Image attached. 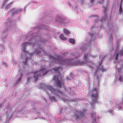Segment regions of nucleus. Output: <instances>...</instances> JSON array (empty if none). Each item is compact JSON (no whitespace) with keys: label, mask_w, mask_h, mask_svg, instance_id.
Segmentation results:
<instances>
[{"label":"nucleus","mask_w":123,"mask_h":123,"mask_svg":"<svg viewBox=\"0 0 123 123\" xmlns=\"http://www.w3.org/2000/svg\"><path fill=\"white\" fill-rule=\"evenodd\" d=\"M95 0H90V2L91 3H93ZM104 0H97V1L98 3L101 4L102 3Z\"/></svg>","instance_id":"nucleus-21"},{"label":"nucleus","mask_w":123,"mask_h":123,"mask_svg":"<svg viewBox=\"0 0 123 123\" xmlns=\"http://www.w3.org/2000/svg\"><path fill=\"white\" fill-rule=\"evenodd\" d=\"M95 27H94V26H93V27H92L91 28V29L92 30V31H93V30H94V29L95 28Z\"/></svg>","instance_id":"nucleus-35"},{"label":"nucleus","mask_w":123,"mask_h":123,"mask_svg":"<svg viewBox=\"0 0 123 123\" xmlns=\"http://www.w3.org/2000/svg\"><path fill=\"white\" fill-rule=\"evenodd\" d=\"M108 112L111 114L112 115H113L114 112L113 110H112V109H110L109 111Z\"/></svg>","instance_id":"nucleus-25"},{"label":"nucleus","mask_w":123,"mask_h":123,"mask_svg":"<svg viewBox=\"0 0 123 123\" xmlns=\"http://www.w3.org/2000/svg\"><path fill=\"white\" fill-rule=\"evenodd\" d=\"M12 2H11L8 4L6 5V9H7L9 8L10 7L11 4H12Z\"/></svg>","instance_id":"nucleus-27"},{"label":"nucleus","mask_w":123,"mask_h":123,"mask_svg":"<svg viewBox=\"0 0 123 123\" xmlns=\"http://www.w3.org/2000/svg\"><path fill=\"white\" fill-rule=\"evenodd\" d=\"M6 109L7 110L6 114L7 115L6 116L8 117L9 118H10L12 117V112L10 108V105L8 104L6 106Z\"/></svg>","instance_id":"nucleus-13"},{"label":"nucleus","mask_w":123,"mask_h":123,"mask_svg":"<svg viewBox=\"0 0 123 123\" xmlns=\"http://www.w3.org/2000/svg\"><path fill=\"white\" fill-rule=\"evenodd\" d=\"M60 36V38L61 40H66V38L62 34H61Z\"/></svg>","instance_id":"nucleus-23"},{"label":"nucleus","mask_w":123,"mask_h":123,"mask_svg":"<svg viewBox=\"0 0 123 123\" xmlns=\"http://www.w3.org/2000/svg\"><path fill=\"white\" fill-rule=\"evenodd\" d=\"M31 78L30 77H28L27 78V80L28 82H29V80H30V79Z\"/></svg>","instance_id":"nucleus-36"},{"label":"nucleus","mask_w":123,"mask_h":123,"mask_svg":"<svg viewBox=\"0 0 123 123\" xmlns=\"http://www.w3.org/2000/svg\"><path fill=\"white\" fill-rule=\"evenodd\" d=\"M1 48L3 50L5 49V47L4 45L2 44H0V48Z\"/></svg>","instance_id":"nucleus-28"},{"label":"nucleus","mask_w":123,"mask_h":123,"mask_svg":"<svg viewBox=\"0 0 123 123\" xmlns=\"http://www.w3.org/2000/svg\"><path fill=\"white\" fill-rule=\"evenodd\" d=\"M95 70V72H96V70Z\"/></svg>","instance_id":"nucleus-39"},{"label":"nucleus","mask_w":123,"mask_h":123,"mask_svg":"<svg viewBox=\"0 0 123 123\" xmlns=\"http://www.w3.org/2000/svg\"><path fill=\"white\" fill-rule=\"evenodd\" d=\"M51 71L50 70H47L43 66L41 68V69L38 71L33 72L31 74L33 75L35 81H36L39 77H41L42 75L46 74L49 72Z\"/></svg>","instance_id":"nucleus-7"},{"label":"nucleus","mask_w":123,"mask_h":123,"mask_svg":"<svg viewBox=\"0 0 123 123\" xmlns=\"http://www.w3.org/2000/svg\"><path fill=\"white\" fill-rule=\"evenodd\" d=\"M63 30L64 33L65 35H68L70 33L66 29H64Z\"/></svg>","instance_id":"nucleus-20"},{"label":"nucleus","mask_w":123,"mask_h":123,"mask_svg":"<svg viewBox=\"0 0 123 123\" xmlns=\"http://www.w3.org/2000/svg\"><path fill=\"white\" fill-rule=\"evenodd\" d=\"M92 115L91 117L92 118V123H97L96 122V113L94 112L91 113Z\"/></svg>","instance_id":"nucleus-16"},{"label":"nucleus","mask_w":123,"mask_h":123,"mask_svg":"<svg viewBox=\"0 0 123 123\" xmlns=\"http://www.w3.org/2000/svg\"><path fill=\"white\" fill-rule=\"evenodd\" d=\"M103 10L104 15L103 18L102 19V20H101L103 21L105 20V19L106 18L107 16L106 13V8L105 7H104Z\"/></svg>","instance_id":"nucleus-17"},{"label":"nucleus","mask_w":123,"mask_h":123,"mask_svg":"<svg viewBox=\"0 0 123 123\" xmlns=\"http://www.w3.org/2000/svg\"><path fill=\"white\" fill-rule=\"evenodd\" d=\"M37 28L39 29L42 28L46 30H49V28L48 26H47L44 25H41L40 26H39L37 27Z\"/></svg>","instance_id":"nucleus-18"},{"label":"nucleus","mask_w":123,"mask_h":123,"mask_svg":"<svg viewBox=\"0 0 123 123\" xmlns=\"http://www.w3.org/2000/svg\"><path fill=\"white\" fill-rule=\"evenodd\" d=\"M71 56L73 58L71 59H63L60 56L58 55H56V57L55 56V58L51 55L49 57L52 62L60 64L63 66H72L86 64L89 67L94 69V64L92 62L89 61V60L91 59V58H95L97 56V55L92 56L90 52L85 53L84 57L85 62L79 61L78 59L79 56V54L77 52H76L75 53H72Z\"/></svg>","instance_id":"nucleus-2"},{"label":"nucleus","mask_w":123,"mask_h":123,"mask_svg":"<svg viewBox=\"0 0 123 123\" xmlns=\"http://www.w3.org/2000/svg\"><path fill=\"white\" fill-rule=\"evenodd\" d=\"M20 71H21V70H22V71H23V70H22L20 68Z\"/></svg>","instance_id":"nucleus-37"},{"label":"nucleus","mask_w":123,"mask_h":123,"mask_svg":"<svg viewBox=\"0 0 123 123\" xmlns=\"http://www.w3.org/2000/svg\"><path fill=\"white\" fill-rule=\"evenodd\" d=\"M98 85L97 87H94L90 91V95L92 97V102L91 103V106L93 109L95 104L97 103V99L98 97Z\"/></svg>","instance_id":"nucleus-6"},{"label":"nucleus","mask_w":123,"mask_h":123,"mask_svg":"<svg viewBox=\"0 0 123 123\" xmlns=\"http://www.w3.org/2000/svg\"><path fill=\"white\" fill-rule=\"evenodd\" d=\"M122 1H123V0H121V5H120V6L119 9V14H120L122 12V8H121V5L122 3Z\"/></svg>","instance_id":"nucleus-22"},{"label":"nucleus","mask_w":123,"mask_h":123,"mask_svg":"<svg viewBox=\"0 0 123 123\" xmlns=\"http://www.w3.org/2000/svg\"><path fill=\"white\" fill-rule=\"evenodd\" d=\"M123 55V50L122 49L116 54L114 62L116 64L115 68L116 72H117L115 75V78L117 80H118L121 82L123 81V74L121 72V68H117V66H118V65L121 67L123 66V61H119V58L121 56Z\"/></svg>","instance_id":"nucleus-4"},{"label":"nucleus","mask_w":123,"mask_h":123,"mask_svg":"<svg viewBox=\"0 0 123 123\" xmlns=\"http://www.w3.org/2000/svg\"><path fill=\"white\" fill-rule=\"evenodd\" d=\"M2 65H4L5 67H7V65L6 63L5 62H3L2 63Z\"/></svg>","instance_id":"nucleus-30"},{"label":"nucleus","mask_w":123,"mask_h":123,"mask_svg":"<svg viewBox=\"0 0 123 123\" xmlns=\"http://www.w3.org/2000/svg\"><path fill=\"white\" fill-rule=\"evenodd\" d=\"M74 76V75L72 74H70L69 76V80H71L73 79V77Z\"/></svg>","instance_id":"nucleus-26"},{"label":"nucleus","mask_w":123,"mask_h":123,"mask_svg":"<svg viewBox=\"0 0 123 123\" xmlns=\"http://www.w3.org/2000/svg\"><path fill=\"white\" fill-rule=\"evenodd\" d=\"M69 42L70 43H72L73 44L75 43L74 40L72 39H70L68 40Z\"/></svg>","instance_id":"nucleus-24"},{"label":"nucleus","mask_w":123,"mask_h":123,"mask_svg":"<svg viewBox=\"0 0 123 123\" xmlns=\"http://www.w3.org/2000/svg\"><path fill=\"white\" fill-rule=\"evenodd\" d=\"M103 58H102L101 61L99 63L98 67H97V70L98 69H99L101 70L102 72H104L105 71V69L103 67V66H101L102 62L103 61Z\"/></svg>","instance_id":"nucleus-15"},{"label":"nucleus","mask_w":123,"mask_h":123,"mask_svg":"<svg viewBox=\"0 0 123 123\" xmlns=\"http://www.w3.org/2000/svg\"><path fill=\"white\" fill-rule=\"evenodd\" d=\"M84 0H82L80 1V2H81V4L82 5H83V3L84 2Z\"/></svg>","instance_id":"nucleus-33"},{"label":"nucleus","mask_w":123,"mask_h":123,"mask_svg":"<svg viewBox=\"0 0 123 123\" xmlns=\"http://www.w3.org/2000/svg\"><path fill=\"white\" fill-rule=\"evenodd\" d=\"M86 111V109L84 108L83 109L82 112L75 110L73 114V117L76 120H78L81 119L84 116Z\"/></svg>","instance_id":"nucleus-10"},{"label":"nucleus","mask_w":123,"mask_h":123,"mask_svg":"<svg viewBox=\"0 0 123 123\" xmlns=\"http://www.w3.org/2000/svg\"><path fill=\"white\" fill-rule=\"evenodd\" d=\"M39 87L40 88L45 90L47 92L49 96V99L51 101H55L56 99L62 98L65 102L68 101H74L73 100L68 99L64 97L65 95L63 94L58 89H55L53 88L50 85H45L43 83L40 84Z\"/></svg>","instance_id":"nucleus-3"},{"label":"nucleus","mask_w":123,"mask_h":123,"mask_svg":"<svg viewBox=\"0 0 123 123\" xmlns=\"http://www.w3.org/2000/svg\"><path fill=\"white\" fill-rule=\"evenodd\" d=\"M89 37L87 39L86 42H87V44H88V45H87L86 47V45H87V44H82L81 47L80 49L82 52L85 51L86 49H87L88 48L87 47L89 45V43H90V42L92 40H94L96 38V36L94 34H92L91 33L90 35L89 36Z\"/></svg>","instance_id":"nucleus-9"},{"label":"nucleus","mask_w":123,"mask_h":123,"mask_svg":"<svg viewBox=\"0 0 123 123\" xmlns=\"http://www.w3.org/2000/svg\"><path fill=\"white\" fill-rule=\"evenodd\" d=\"M110 104L111 105V108H116L119 110H120L122 108V103L120 102L118 100H114L111 102Z\"/></svg>","instance_id":"nucleus-11"},{"label":"nucleus","mask_w":123,"mask_h":123,"mask_svg":"<svg viewBox=\"0 0 123 123\" xmlns=\"http://www.w3.org/2000/svg\"><path fill=\"white\" fill-rule=\"evenodd\" d=\"M6 22V28L5 29H4V30L3 32V34L2 35V37L3 39H4L7 37L8 36L7 34L8 27L9 26H12L14 25L15 22L12 20V18L8 17L7 20Z\"/></svg>","instance_id":"nucleus-8"},{"label":"nucleus","mask_w":123,"mask_h":123,"mask_svg":"<svg viewBox=\"0 0 123 123\" xmlns=\"http://www.w3.org/2000/svg\"><path fill=\"white\" fill-rule=\"evenodd\" d=\"M21 11L22 10L21 9H13L8 13V14H12V15L13 16L21 12Z\"/></svg>","instance_id":"nucleus-14"},{"label":"nucleus","mask_w":123,"mask_h":123,"mask_svg":"<svg viewBox=\"0 0 123 123\" xmlns=\"http://www.w3.org/2000/svg\"><path fill=\"white\" fill-rule=\"evenodd\" d=\"M112 39V36L111 35L110 36V38H109V40L110 41H111Z\"/></svg>","instance_id":"nucleus-31"},{"label":"nucleus","mask_w":123,"mask_h":123,"mask_svg":"<svg viewBox=\"0 0 123 123\" xmlns=\"http://www.w3.org/2000/svg\"><path fill=\"white\" fill-rule=\"evenodd\" d=\"M22 76H23V74L21 73H20V76L19 77V78H18L16 82V85L19 83L20 82L21 80V78Z\"/></svg>","instance_id":"nucleus-19"},{"label":"nucleus","mask_w":123,"mask_h":123,"mask_svg":"<svg viewBox=\"0 0 123 123\" xmlns=\"http://www.w3.org/2000/svg\"><path fill=\"white\" fill-rule=\"evenodd\" d=\"M65 20V17L61 15H57L55 19V23H56L60 24L64 22Z\"/></svg>","instance_id":"nucleus-12"},{"label":"nucleus","mask_w":123,"mask_h":123,"mask_svg":"<svg viewBox=\"0 0 123 123\" xmlns=\"http://www.w3.org/2000/svg\"><path fill=\"white\" fill-rule=\"evenodd\" d=\"M36 34L31 32L23 37L25 39L29 40L27 42L23 43L21 45V51L24 52V54L22 55L20 58L23 59L22 62L25 66L27 65V62L28 60H31L33 54H35L41 57L40 54L42 51L44 55H47L43 48L40 47L39 43V42L41 43L46 42L45 39L42 40L40 36H35Z\"/></svg>","instance_id":"nucleus-1"},{"label":"nucleus","mask_w":123,"mask_h":123,"mask_svg":"<svg viewBox=\"0 0 123 123\" xmlns=\"http://www.w3.org/2000/svg\"><path fill=\"white\" fill-rule=\"evenodd\" d=\"M54 71H55L56 75L54 76L53 80L55 83L58 87H61L64 83L63 81L62 80V77L61 74L59 73L60 70H62L61 67H56L53 69Z\"/></svg>","instance_id":"nucleus-5"},{"label":"nucleus","mask_w":123,"mask_h":123,"mask_svg":"<svg viewBox=\"0 0 123 123\" xmlns=\"http://www.w3.org/2000/svg\"><path fill=\"white\" fill-rule=\"evenodd\" d=\"M9 0H5L4 2L3 5V6L4 4H5V3H6L7 2H8Z\"/></svg>","instance_id":"nucleus-32"},{"label":"nucleus","mask_w":123,"mask_h":123,"mask_svg":"<svg viewBox=\"0 0 123 123\" xmlns=\"http://www.w3.org/2000/svg\"><path fill=\"white\" fill-rule=\"evenodd\" d=\"M92 16L93 17H94L95 18L97 19L98 20V16L96 15H92Z\"/></svg>","instance_id":"nucleus-29"},{"label":"nucleus","mask_w":123,"mask_h":123,"mask_svg":"<svg viewBox=\"0 0 123 123\" xmlns=\"http://www.w3.org/2000/svg\"><path fill=\"white\" fill-rule=\"evenodd\" d=\"M65 91H66V89H65Z\"/></svg>","instance_id":"nucleus-38"},{"label":"nucleus","mask_w":123,"mask_h":123,"mask_svg":"<svg viewBox=\"0 0 123 123\" xmlns=\"http://www.w3.org/2000/svg\"><path fill=\"white\" fill-rule=\"evenodd\" d=\"M3 105V104L2 103H1L0 104V108H1L2 107Z\"/></svg>","instance_id":"nucleus-34"}]
</instances>
